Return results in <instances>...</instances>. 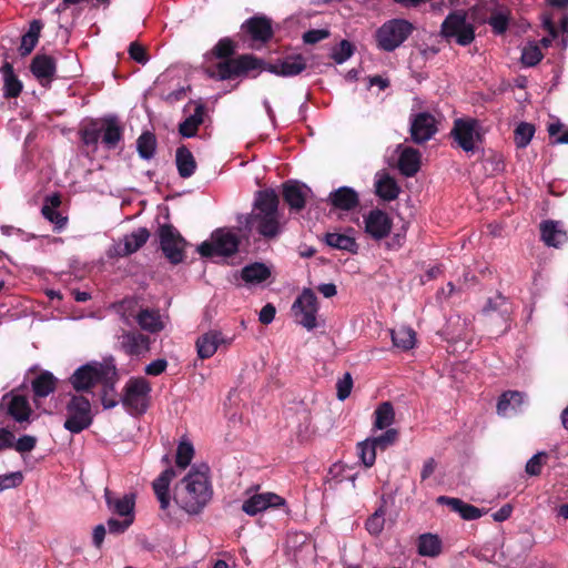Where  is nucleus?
<instances>
[{"label":"nucleus","instance_id":"dca6fc26","mask_svg":"<svg viewBox=\"0 0 568 568\" xmlns=\"http://www.w3.org/2000/svg\"><path fill=\"white\" fill-rule=\"evenodd\" d=\"M104 498L108 506V509L121 518L132 519L134 520V506H135V496L133 494H125L123 496H118L113 494L110 489H104Z\"/></svg>","mask_w":568,"mask_h":568},{"label":"nucleus","instance_id":"8fccbe9b","mask_svg":"<svg viewBox=\"0 0 568 568\" xmlns=\"http://www.w3.org/2000/svg\"><path fill=\"white\" fill-rule=\"evenodd\" d=\"M355 52V47L347 40H342L332 49L331 58L337 64L346 62Z\"/></svg>","mask_w":568,"mask_h":568},{"label":"nucleus","instance_id":"7c9ffc66","mask_svg":"<svg viewBox=\"0 0 568 568\" xmlns=\"http://www.w3.org/2000/svg\"><path fill=\"white\" fill-rule=\"evenodd\" d=\"M122 139V128L115 118L101 121V142L106 149H115Z\"/></svg>","mask_w":568,"mask_h":568},{"label":"nucleus","instance_id":"39448f33","mask_svg":"<svg viewBox=\"0 0 568 568\" xmlns=\"http://www.w3.org/2000/svg\"><path fill=\"white\" fill-rule=\"evenodd\" d=\"M450 134L457 145L466 153L474 154L481 150L484 131L479 121L470 118L457 119Z\"/></svg>","mask_w":568,"mask_h":568},{"label":"nucleus","instance_id":"774afa93","mask_svg":"<svg viewBox=\"0 0 568 568\" xmlns=\"http://www.w3.org/2000/svg\"><path fill=\"white\" fill-rule=\"evenodd\" d=\"M329 32L326 29H313L308 30L303 34V40L305 43L314 44L326 38H328Z\"/></svg>","mask_w":568,"mask_h":568},{"label":"nucleus","instance_id":"aec40b11","mask_svg":"<svg viewBox=\"0 0 568 568\" xmlns=\"http://www.w3.org/2000/svg\"><path fill=\"white\" fill-rule=\"evenodd\" d=\"M311 193L307 185L297 181H288L283 184V197L294 211H301L304 207Z\"/></svg>","mask_w":568,"mask_h":568},{"label":"nucleus","instance_id":"5fc2aeb1","mask_svg":"<svg viewBox=\"0 0 568 568\" xmlns=\"http://www.w3.org/2000/svg\"><path fill=\"white\" fill-rule=\"evenodd\" d=\"M398 437V432L394 428H387L385 433L379 436L369 437L376 448L385 449L393 445Z\"/></svg>","mask_w":568,"mask_h":568},{"label":"nucleus","instance_id":"bf43d9fd","mask_svg":"<svg viewBox=\"0 0 568 568\" xmlns=\"http://www.w3.org/2000/svg\"><path fill=\"white\" fill-rule=\"evenodd\" d=\"M102 386V394H101V402L105 409H110L115 407L119 404L118 395L115 393L114 386L115 384H112V388L110 385H101Z\"/></svg>","mask_w":568,"mask_h":568},{"label":"nucleus","instance_id":"a19ab883","mask_svg":"<svg viewBox=\"0 0 568 568\" xmlns=\"http://www.w3.org/2000/svg\"><path fill=\"white\" fill-rule=\"evenodd\" d=\"M395 422V410L389 402L379 404L374 412L375 429H386Z\"/></svg>","mask_w":568,"mask_h":568},{"label":"nucleus","instance_id":"e433bc0d","mask_svg":"<svg viewBox=\"0 0 568 568\" xmlns=\"http://www.w3.org/2000/svg\"><path fill=\"white\" fill-rule=\"evenodd\" d=\"M3 77V95L6 98H17L22 91V83L14 74L10 62H4L0 69Z\"/></svg>","mask_w":568,"mask_h":568},{"label":"nucleus","instance_id":"4be33fe9","mask_svg":"<svg viewBox=\"0 0 568 568\" xmlns=\"http://www.w3.org/2000/svg\"><path fill=\"white\" fill-rule=\"evenodd\" d=\"M541 240L547 246L559 247L568 240L564 224L559 221H544L540 224Z\"/></svg>","mask_w":568,"mask_h":568},{"label":"nucleus","instance_id":"79ce46f5","mask_svg":"<svg viewBox=\"0 0 568 568\" xmlns=\"http://www.w3.org/2000/svg\"><path fill=\"white\" fill-rule=\"evenodd\" d=\"M325 242L333 248L343 250L351 253H356L358 248L355 239L348 234L336 232L327 233L325 235Z\"/></svg>","mask_w":568,"mask_h":568},{"label":"nucleus","instance_id":"de8ad7c7","mask_svg":"<svg viewBox=\"0 0 568 568\" xmlns=\"http://www.w3.org/2000/svg\"><path fill=\"white\" fill-rule=\"evenodd\" d=\"M376 446L369 438L358 443L357 453L365 467H372L376 460Z\"/></svg>","mask_w":568,"mask_h":568},{"label":"nucleus","instance_id":"412c9836","mask_svg":"<svg viewBox=\"0 0 568 568\" xmlns=\"http://www.w3.org/2000/svg\"><path fill=\"white\" fill-rule=\"evenodd\" d=\"M150 234L146 229L140 227L132 233L125 235L113 247L114 253L120 256L130 255L142 247L148 241Z\"/></svg>","mask_w":568,"mask_h":568},{"label":"nucleus","instance_id":"338daca9","mask_svg":"<svg viewBox=\"0 0 568 568\" xmlns=\"http://www.w3.org/2000/svg\"><path fill=\"white\" fill-rule=\"evenodd\" d=\"M546 457L545 453L535 454L526 464V471L531 476L539 475L542 467V459Z\"/></svg>","mask_w":568,"mask_h":568},{"label":"nucleus","instance_id":"4468645a","mask_svg":"<svg viewBox=\"0 0 568 568\" xmlns=\"http://www.w3.org/2000/svg\"><path fill=\"white\" fill-rule=\"evenodd\" d=\"M160 242L164 255L171 263L182 262L184 241L172 226L161 227Z\"/></svg>","mask_w":568,"mask_h":568},{"label":"nucleus","instance_id":"a211bd4d","mask_svg":"<svg viewBox=\"0 0 568 568\" xmlns=\"http://www.w3.org/2000/svg\"><path fill=\"white\" fill-rule=\"evenodd\" d=\"M392 220L381 210L371 211L365 217V231L375 240L386 237L392 230Z\"/></svg>","mask_w":568,"mask_h":568},{"label":"nucleus","instance_id":"58836bf2","mask_svg":"<svg viewBox=\"0 0 568 568\" xmlns=\"http://www.w3.org/2000/svg\"><path fill=\"white\" fill-rule=\"evenodd\" d=\"M43 23L41 20H32L29 26V30L22 36L19 52L22 57H26L32 52L38 44Z\"/></svg>","mask_w":568,"mask_h":568},{"label":"nucleus","instance_id":"c756f323","mask_svg":"<svg viewBox=\"0 0 568 568\" xmlns=\"http://www.w3.org/2000/svg\"><path fill=\"white\" fill-rule=\"evenodd\" d=\"M524 404V395L519 392L509 390L504 393L497 404V413L504 417H510L520 412Z\"/></svg>","mask_w":568,"mask_h":568},{"label":"nucleus","instance_id":"37998d69","mask_svg":"<svg viewBox=\"0 0 568 568\" xmlns=\"http://www.w3.org/2000/svg\"><path fill=\"white\" fill-rule=\"evenodd\" d=\"M442 552V540L437 535L424 534L418 538V554L424 557H437Z\"/></svg>","mask_w":568,"mask_h":568},{"label":"nucleus","instance_id":"20e7f679","mask_svg":"<svg viewBox=\"0 0 568 568\" xmlns=\"http://www.w3.org/2000/svg\"><path fill=\"white\" fill-rule=\"evenodd\" d=\"M413 31L414 26L408 20L390 19L377 28L374 39L379 50L393 52L408 39Z\"/></svg>","mask_w":568,"mask_h":568},{"label":"nucleus","instance_id":"6ab92c4d","mask_svg":"<svg viewBox=\"0 0 568 568\" xmlns=\"http://www.w3.org/2000/svg\"><path fill=\"white\" fill-rule=\"evenodd\" d=\"M437 131L435 118L426 112L418 113L410 124L412 138L416 143L428 141Z\"/></svg>","mask_w":568,"mask_h":568},{"label":"nucleus","instance_id":"f8f14e48","mask_svg":"<svg viewBox=\"0 0 568 568\" xmlns=\"http://www.w3.org/2000/svg\"><path fill=\"white\" fill-rule=\"evenodd\" d=\"M2 406L7 414L17 423H29L32 414L29 399L19 392H11L2 397Z\"/></svg>","mask_w":568,"mask_h":568},{"label":"nucleus","instance_id":"0eeeda50","mask_svg":"<svg viewBox=\"0 0 568 568\" xmlns=\"http://www.w3.org/2000/svg\"><path fill=\"white\" fill-rule=\"evenodd\" d=\"M65 412L67 418L63 426L72 434H79L92 424L91 404L82 395H72L65 406Z\"/></svg>","mask_w":568,"mask_h":568},{"label":"nucleus","instance_id":"7ed1b4c3","mask_svg":"<svg viewBox=\"0 0 568 568\" xmlns=\"http://www.w3.org/2000/svg\"><path fill=\"white\" fill-rule=\"evenodd\" d=\"M116 381L118 373L113 359L85 364L70 376V383L77 392H88L97 384L112 387Z\"/></svg>","mask_w":568,"mask_h":568},{"label":"nucleus","instance_id":"f257e3e1","mask_svg":"<svg viewBox=\"0 0 568 568\" xmlns=\"http://www.w3.org/2000/svg\"><path fill=\"white\" fill-rule=\"evenodd\" d=\"M213 496L210 468L205 464L194 465L174 488V501L185 513L196 515Z\"/></svg>","mask_w":568,"mask_h":568},{"label":"nucleus","instance_id":"72a5a7b5","mask_svg":"<svg viewBox=\"0 0 568 568\" xmlns=\"http://www.w3.org/2000/svg\"><path fill=\"white\" fill-rule=\"evenodd\" d=\"M245 28L254 41L264 43L272 37V26L266 18H251L246 21Z\"/></svg>","mask_w":568,"mask_h":568},{"label":"nucleus","instance_id":"69168bd1","mask_svg":"<svg viewBox=\"0 0 568 568\" xmlns=\"http://www.w3.org/2000/svg\"><path fill=\"white\" fill-rule=\"evenodd\" d=\"M133 521L134 520H132L130 518H128V519L110 518L106 521V527L111 534H122L133 524Z\"/></svg>","mask_w":568,"mask_h":568},{"label":"nucleus","instance_id":"9d476101","mask_svg":"<svg viewBox=\"0 0 568 568\" xmlns=\"http://www.w3.org/2000/svg\"><path fill=\"white\" fill-rule=\"evenodd\" d=\"M260 61L252 55H241L230 61H219L216 67L207 68V75L217 80H226L258 68Z\"/></svg>","mask_w":568,"mask_h":568},{"label":"nucleus","instance_id":"c9c22d12","mask_svg":"<svg viewBox=\"0 0 568 568\" xmlns=\"http://www.w3.org/2000/svg\"><path fill=\"white\" fill-rule=\"evenodd\" d=\"M57 382L58 379L50 372H42L32 381V390L37 405L40 398L47 397L54 392Z\"/></svg>","mask_w":568,"mask_h":568},{"label":"nucleus","instance_id":"0e129e2a","mask_svg":"<svg viewBox=\"0 0 568 568\" xmlns=\"http://www.w3.org/2000/svg\"><path fill=\"white\" fill-rule=\"evenodd\" d=\"M36 445L37 438L31 435H23L17 442L13 440V448L21 454L33 450Z\"/></svg>","mask_w":568,"mask_h":568},{"label":"nucleus","instance_id":"4d7b16f0","mask_svg":"<svg viewBox=\"0 0 568 568\" xmlns=\"http://www.w3.org/2000/svg\"><path fill=\"white\" fill-rule=\"evenodd\" d=\"M42 214L43 216L53 223L55 225L57 230H61L67 224V217L63 216L58 209H54L52 206L43 205L42 206Z\"/></svg>","mask_w":568,"mask_h":568},{"label":"nucleus","instance_id":"423d86ee","mask_svg":"<svg viewBox=\"0 0 568 568\" xmlns=\"http://www.w3.org/2000/svg\"><path fill=\"white\" fill-rule=\"evenodd\" d=\"M151 393L150 383L143 377H131L121 397V403L131 415L143 414L149 405Z\"/></svg>","mask_w":568,"mask_h":568},{"label":"nucleus","instance_id":"4c0bfd02","mask_svg":"<svg viewBox=\"0 0 568 568\" xmlns=\"http://www.w3.org/2000/svg\"><path fill=\"white\" fill-rule=\"evenodd\" d=\"M175 164L179 175L183 179H187L195 173L196 161L192 152L185 146L178 148L175 153Z\"/></svg>","mask_w":568,"mask_h":568},{"label":"nucleus","instance_id":"ddd939ff","mask_svg":"<svg viewBox=\"0 0 568 568\" xmlns=\"http://www.w3.org/2000/svg\"><path fill=\"white\" fill-rule=\"evenodd\" d=\"M232 342V336H226L221 331L211 329L197 337V355L202 359L211 358L220 347H227Z\"/></svg>","mask_w":568,"mask_h":568},{"label":"nucleus","instance_id":"6e6d98bb","mask_svg":"<svg viewBox=\"0 0 568 568\" xmlns=\"http://www.w3.org/2000/svg\"><path fill=\"white\" fill-rule=\"evenodd\" d=\"M23 481V474L18 471L0 475V493L7 489L16 488Z\"/></svg>","mask_w":568,"mask_h":568},{"label":"nucleus","instance_id":"1a4fd4ad","mask_svg":"<svg viewBox=\"0 0 568 568\" xmlns=\"http://www.w3.org/2000/svg\"><path fill=\"white\" fill-rule=\"evenodd\" d=\"M239 239L235 233L230 230L219 229L213 232L211 241L203 242L197 252L205 257L215 255L230 256L237 251Z\"/></svg>","mask_w":568,"mask_h":568},{"label":"nucleus","instance_id":"ea45409f","mask_svg":"<svg viewBox=\"0 0 568 568\" xmlns=\"http://www.w3.org/2000/svg\"><path fill=\"white\" fill-rule=\"evenodd\" d=\"M393 345L402 351H409L416 344L414 329L407 326H399L390 331Z\"/></svg>","mask_w":568,"mask_h":568},{"label":"nucleus","instance_id":"680f3d73","mask_svg":"<svg viewBox=\"0 0 568 568\" xmlns=\"http://www.w3.org/2000/svg\"><path fill=\"white\" fill-rule=\"evenodd\" d=\"M508 303L507 300L501 295H496L495 297L488 300L487 304L484 307V313L488 314L494 311H499L503 315L508 313Z\"/></svg>","mask_w":568,"mask_h":568},{"label":"nucleus","instance_id":"3c124183","mask_svg":"<svg viewBox=\"0 0 568 568\" xmlns=\"http://www.w3.org/2000/svg\"><path fill=\"white\" fill-rule=\"evenodd\" d=\"M384 526H385V509L383 506H381L367 519L366 529L371 535L377 536L383 531Z\"/></svg>","mask_w":568,"mask_h":568},{"label":"nucleus","instance_id":"6e6552de","mask_svg":"<svg viewBox=\"0 0 568 568\" xmlns=\"http://www.w3.org/2000/svg\"><path fill=\"white\" fill-rule=\"evenodd\" d=\"M440 34L446 39H455L459 45H468L475 39V29L464 11H455L442 23Z\"/></svg>","mask_w":568,"mask_h":568},{"label":"nucleus","instance_id":"5701e85b","mask_svg":"<svg viewBox=\"0 0 568 568\" xmlns=\"http://www.w3.org/2000/svg\"><path fill=\"white\" fill-rule=\"evenodd\" d=\"M32 74L44 84L50 82L55 73V60L47 54H37L30 65Z\"/></svg>","mask_w":568,"mask_h":568},{"label":"nucleus","instance_id":"c03bdc74","mask_svg":"<svg viewBox=\"0 0 568 568\" xmlns=\"http://www.w3.org/2000/svg\"><path fill=\"white\" fill-rule=\"evenodd\" d=\"M204 120V108L202 105H196L193 114L187 116L180 124V133L185 138H192L196 134L197 128L202 124Z\"/></svg>","mask_w":568,"mask_h":568},{"label":"nucleus","instance_id":"9b49d317","mask_svg":"<svg viewBox=\"0 0 568 568\" xmlns=\"http://www.w3.org/2000/svg\"><path fill=\"white\" fill-rule=\"evenodd\" d=\"M292 311L297 323L307 331H312L317 326L318 303L315 293L311 288L302 291L293 303Z\"/></svg>","mask_w":568,"mask_h":568},{"label":"nucleus","instance_id":"a18cd8bd","mask_svg":"<svg viewBox=\"0 0 568 568\" xmlns=\"http://www.w3.org/2000/svg\"><path fill=\"white\" fill-rule=\"evenodd\" d=\"M194 453L195 452L192 442L186 436L181 437L175 457L178 467L186 468L191 464L194 457Z\"/></svg>","mask_w":568,"mask_h":568},{"label":"nucleus","instance_id":"f03ea898","mask_svg":"<svg viewBox=\"0 0 568 568\" xmlns=\"http://www.w3.org/2000/svg\"><path fill=\"white\" fill-rule=\"evenodd\" d=\"M277 206L278 197L275 191L264 190L257 192L251 223L252 227L264 237H275L281 232Z\"/></svg>","mask_w":568,"mask_h":568},{"label":"nucleus","instance_id":"864d4df0","mask_svg":"<svg viewBox=\"0 0 568 568\" xmlns=\"http://www.w3.org/2000/svg\"><path fill=\"white\" fill-rule=\"evenodd\" d=\"M548 133L555 144H568V130H564L560 121L551 122L548 125Z\"/></svg>","mask_w":568,"mask_h":568},{"label":"nucleus","instance_id":"052dcab7","mask_svg":"<svg viewBox=\"0 0 568 568\" xmlns=\"http://www.w3.org/2000/svg\"><path fill=\"white\" fill-rule=\"evenodd\" d=\"M353 387V379L349 373H345L342 378L337 381L336 388H337V398L339 400L346 399Z\"/></svg>","mask_w":568,"mask_h":568},{"label":"nucleus","instance_id":"393cba45","mask_svg":"<svg viewBox=\"0 0 568 568\" xmlns=\"http://www.w3.org/2000/svg\"><path fill=\"white\" fill-rule=\"evenodd\" d=\"M374 185L376 195L384 201L397 199L400 191L395 179L384 171H379L375 174Z\"/></svg>","mask_w":568,"mask_h":568},{"label":"nucleus","instance_id":"13d9d810","mask_svg":"<svg viewBox=\"0 0 568 568\" xmlns=\"http://www.w3.org/2000/svg\"><path fill=\"white\" fill-rule=\"evenodd\" d=\"M82 140L87 145L97 144L101 140V122L88 125L82 132Z\"/></svg>","mask_w":568,"mask_h":568},{"label":"nucleus","instance_id":"b1692460","mask_svg":"<svg viewBox=\"0 0 568 568\" xmlns=\"http://www.w3.org/2000/svg\"><path fill=\"white\" fill-rule=\"evenodd\" d=\"M437 503L448 506L453 511L459 514L465 520L478 519L485 514L483 509L454 497L439 496L437 498Z\"/></svg>","mask_w":568,"mask_h":568},{"label":"nucleus","instance_id":"2eb2a0df","mask_svg":"<svg viewBox=\"0 0 568 568\" xmlns=\"http://www.w3.org/2000/svg\"><path fill=\"white\" fill-rule=\"evenodd\" d=\"M285 505V499L274 493L255 494L247 498L242 510L248 516H255L268 508H276Z\"/></svg>","mask_w":568,"mask_h":568},{"label":"nucleus","instance_id":"bb28decb","mask_svg":"<svg viewBox=\"0 0 568 568\" xmlns=\"http://www.w3.org/2000/svg\"><path fill=\"white\" fill-rule=\"evenodd\" d=\"M331 204L339 210L349 211L358 205L359 199L357 192L348 186H341L333 191L328 197Z\"/></svg>","mask_w":568,"mask_h":568},{"label":"nucleus","instance_id":"cd10ccee","mask_svg":"<svg viewBox=\"0 0 568 568\" xmlns=\"http://www.w3.org/2000/svg\"><path fill=\"white\" fill-rule=\"evenodd\" d=\"M234 51L233 42L229 38L221 39L215 47L204 55V69L207 73V68H215L219 61H230L229 57Z\"/></svg>","mask_w":568,"mask_h":568},{"label":"nucleus","instance_id":"09e8293b","mask_svg":"<svg viewBox=\"0 0 568 568\" xmlns=\"http://www.w3.org/2000/svg\"><path fill=\"white\" fill-rule=\"evenodd\" d=\"M535 134V126L527 122H521L515 130V144L519 149L526 148Z\"/></svg>","mask_w":568,"mask_h":568},{"label":"nucleus","instance_id":"e2e57ef3","mask_svg":"<svg viewBox=\"0 0 568 568\" xmlns=\"http://www.w3.org/2000/svg\"><path fill=\"white\" fill-rule=\"evenodd\" d=\"M494 32L501 34L508 27V17L504 12H496L488 19Z\"/></svg>","mask_w":568,"mask_h":568},{"label":"nucleus","instance_id":"a878e982","mask_svg":"<svg viewBox=\"0 0 568 568\" xmlns=\"http://www.w3.org/2000/svg\"><path fill=\"white\" fill-rule=\"evenodd\" d=\"M306 68V61L301 54L290 55L271 65V72L282 77H294Z\"/></svg>","mask_w":568,"mask_h":568},{"label":"nucleus","instance_id":"49530a36","mask_svg":"<svg viewBox=\"0 0 568 568\" xmlns=\"http://www.w3.org/2000/svg\"><path fill=\"white\" fill-rule=\"evenodd\" d=\"M136 148L142 159H152L156 148L155 136L150 132L141 134V136L136 141Z\"/></svg>","mask_w":568,"mask_h":568},{"label":"nucleus","instance_id":"473e14b6","mask_svg":"<svg viewBox=\"0 0 568 568\" xmlns=\"http://www.w3.org/2000/svg\"><path fill=\"white\" fill-rule=\"evenodd\" d=\"M272 274L268 266L263 263H252L242 268L241 277L248 286H254L265 282Z\"/></svg>","mask_w":568,"mask_h":568},{"label":"nucleus","instance_id":"f704fd0d","mask_svg":"<svg viewBox=\"0 0 568 568\" xmlns=\"http://www.w3.org/2000/svg\"><path fill=\"white\" fill-rule=\"evenodd\" d=\"M420 165V153L413 148H403L399 153L398 168L406 176L417 173Z\"/></svg>","mask_w":568,"mask_h":568},{"label":"nucleus","instance_id":"c85d7f7f","mask_svg":"<svg viewBox=\"0 0 568 568\" xmlns=\"http://www.w3.org/2000/svg\"><path fill=\"white\" fill-rule=\"evenodd\" d=\"M175 477L173 468L169 467L161 473V475L153 481V489L160 503L161 509H168L170 506L169 487L172 479Z\"/></svg>","mask_w":568,"mask_h":568},{"label":"nucleus","instance_id":"f3484780","mask_svg":"<svg viewBox=\"0 0 568 568\" xmlns=\"http://www.w3.org/2000/svg\"><path fill=\"white\" fill-rule=\"evenodd\" d=\"M150 338L139 332H124L119 336V346L126 355L142 357L150 351Z\"/></svg>","mask_w":568,"mask_h":568},{"label":"nucleus","instance_id":"2f4dec72","mask_svg":"<svg viewBox=\"0 0 568 568\" xmlns=\"http://www.w3.org/2000/svg\"><path fill=\"white\" fill-rule=\"evenodd\" d=\"M136 322L143 331L159 333L164 329L165 321L159 311L141 310L136 315Z\"/></svg>","mask_w":568,"mask_h":568},{"label":"nucleus","instance_id":"603ef678","mask_svg":"<svg viewBox=\"0 0 568 568\" xmlns=\"http://www.w3.org/2000/svg\"><path fill=\"white\" fill-rule=\"evenodd\" d=\"M542 59V53L537 43H528L521 51V62L527 67L536 65Z\"/></svg>","mask_w":568,"mask_h":568}]
</instances>
